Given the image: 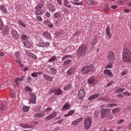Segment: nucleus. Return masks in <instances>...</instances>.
Listing matches in <instances>:
<instances>
[{
	"label": "nucleus",
	"mask_w": 131,
	"mask_h": 131,
	"mask_svg": "<svg viewBox=\"0 0 131 131\" xmlns=\"http://www.w3.org/2000/svg\"><path fill=\"white\" fill-rule=\"evenodd\" d=\"M85 95V92L84 90L81 89L80 90L78 93V96L79 97V100H82L84 97V95Z\"/></svg>",
	"instance_id": "4468645a"
},
{
	"label": "nucleus",
	"mask_w": 131,
	"mask_h": 131,
	"mask_svg": "<svg viewBox=\"0 0 131 131\" xmlns=\"http://www.w3.org/2000/svg\"><path fill=\"white\" fill-rule=\"evenodd\" d=\"M88 82L89 84H94V85H96V84L98 83V80H97L95 77L91 76L88 78Z\"/></svg>",
	"instance_id": "1a4fd4ad"
},
{
	"label": "nucleus",
	"mask_w": 131,
	"mask_h": 131,
	"mask_svg": "<svg viewBox=\"0 0 131 131\" xmlns=\"http://www.w3.org/2000/svg\"><path fill=\"white\" fill-rule=\"evenodd\" d=\"M33 91V90H32V89H31V88L27 86L25 88V92H28L29 93H30L31 92H32Z\"/></svg>",
	"instance_id": "49530a36"
},
{
	"label": "nucleus",
	"mask_w": 131,
	"mask_h": 131,
	"mask_svg": "<svg viewBox=\"0 0 131 131\" xmlns=\"http://www.w3.org/2000/svg\"><path fill=\"white\" fill-rule=\"evenodd\" d=\"M99 97H100V93L95 94L94 95L90 96L88 98V100L89 101H92V100L96 99V98H99Z\"/></svg>",
	"instance_id": "a211bd4d"
},
{
	"label": "nucleus",
	"mask_w": 131,
	"mask_h": 131,
	"mask_svg": "<svg viewBox=\"0 0 131 131\" xmlns=\"http://www.w3.org/2000/svg\"><path fill=\"white\" fill-rule=\"evenodd\" d=\"M41 74H42V72H34L31 74V76H32V77H37L38 75L40 76Z\"/></svg>",
	"instance_id": "c756f323"
},
{
	"label": "nucleus",
	"mask_w": 131,
	"mask_h": 131,
	"mask_svg": "<svg viewBox=\"0 0 131 131\" xmlns=\"http://www.w3.org/2000/svg\"><path fill=\"white\" fill-rule=\"evenodd\" d=\"M17 22L18 25H20V26H21V27H24L25 28V27H26V25L25 24V23H23L22 21H21V20L19 19Z\"/></svg>",
	"instance_id": "37998d69"
},
{
	"label": "nucleus",
	"mask_w": 131,
	"mask_h": 131,
	"mask_svg": "<svg viewBox=\"0 0 131 131\" xmlns=\"http://www.w3.org/2000/svg\"><path fill=\"white\" fill-rule=\"evenodd\" d=\"M48 8L50 12H55L56 11V6L53 4H49Z\"/></svg>",
	"instance_id": "f3484780"
},
{
	"label": "nucleus",
	"mask_w": 131,
	"mask_h": 131,
	"mask_svg": "<svg viewBox=\"0 0 131 131\" xmlns=\"http://www.w3.org/2000/svg\"><path fill=\"white\" fill-rule=\"evenodd\" d=\"M86 50V45L83 43L82 44L80 48L77 50V54L78 57H82L85 54V51Z\"/></svg>",
	"instance_id": "20e7f679"
},
{
	"label": "nucleus",
	"mask_w": 131,
	"mask_h": 131,
	"mask_svg": "<svg viewBox=\"0 0 131 131\" xmlns=\"http://www.w3.org/2000/svg\"><path fill=\"white\" fill-rule=\"evenodd\" d=\"M50 42L41 41L36 43V47H38V48H46V49H48V48L50 47Z\"/></svg>",
	"instance_id": "0eeeda50"
},
{
	"label": "nucleus",
	"mask_w": 131,
	"mask_h": 131,
	"mask_svg": "<svg viewBox=\"0 0 131 131\" xmlns=\"http://www.w3.org/2000/svg\"><path fill=\"white\" fill-rule=\"evenodd\" d=\"M113 64H114V61H108V64L105 66V69L112 68L113 67Z\"/></svg>",
	"instance_id": "cd10ccee"
},
{
	"label": "nucleus",
	"mask_w": 131,
	"mask_h": 131,
	"mask_svg": "<svg viewBox=\"0 0 131 131\" xmlns=\"http://www.w3.org/2000/svg\"><path fill=\"white\" fill-rule=\"evenodd\" d=\"M14 57H15L17 60H19L20 58H21V52H20V51L15 52Z\"/></svg>",
	"instance_id": "72a5a7b5"
},
{
	"label": "nucleus",
	"mask_w": 131,
	"mask_h": 131,
	"mask_svg": "<svg viewBox=\"0 0 131 131\" xmlns=\"http://www.w3.org/2000/svg\"><path fill=\"white\" fill-rule=\"evenodd\" d=\"M6 29L4 30L3 32V35H7L8 33H9V29L8 27H6Z\"/></svg>",
	"instance_id": "3c124183"
},
{
	"label": "nucleus",
	"mask_w": 131,
	"mask_h": 131,
	"mask_svg": "<svg viewBox=\"0 0 131 131\" xmlns=\"http://www.w3.org/2000/svg\"><path fill=\"white\" fill-rule=\"evenodd\" d=\"M125 91V89L124 88H119L117 90V93L118 94L119 93H122V92H124Z\"/></svg>",
	"instance_id": "6e6d98bb"
},
{
	"label": "nucleus",
	"mask_w": 131,
	"mask_h": 131,
	"mask_svg": "<svg viewBox=\"0 0 131 131\" xmlns=\"http://www.w3.org/2000/svg\"><path fill=\"white\" fill-rule=\"evenodd\" d=\"M123 122H124V120L123 119H121V120H119L117 121V124H121V123H123Z\"/></svg>",
	"instance_id": "680f3d73"
},
{
	"label": "nucleus",
	"mask_w": 131,
	"mask_h": 131,
	"mask_svg": "<svg viewBox=\"0 0 131 131\" xmlns=\"http://www.w3.org/2000/svg\"><path fill=\"white\" fill-rule=\"evenodd\" d=\"M68 75H70V74H73L74 73V69L71 68L69 69L67 72Z\"/></svg>",
	"instance_id": "c03bdc74"
},
{
	"label": "nucleus",
	"mask_w": 131,
	"mask_h": 131,
	"mask_svg": "<svg viewBox=\"0 0 131 131\" xmlns=\"http://www.w3.org/2000/svg\"><path fill=\"white\" fill-rule=\"evenodd\" d=\"M73 57L71 55H65L63 57H61V59L62 61H65V60H67V59H72Z\"/></svg>",
	"instance_id": "c9c22d12"
},
{
	"label": "nucleus",
	"mask_w": 131,
	"mask_h": 131,
	"mask_svg": "<svg viewBox=\"0 0 131 131\" xmlns=\"http://www.w3.org/2000/svg\"><path fill=\"white\" fill-rule=\"evenodd\" d=\"M1 111H6L7 110V107L4 105H2L1 107Z\"/></svg>",
	"instance_id": "052dcab7"
},
{
	"label": "nucleus",
	"mask_w": 131,
	"mask_h": 131,
	"mask_svg": "<svg viewBox=\"0 0 131 131\" xmlns=\"http://www.w3.org/2000/svg\"><path fill=\"white\" fill-rule=\"evenodd\" d=\"M113 84V81H111V82L108 83L106 85V88H109V86L112 85Z\"/></svg>",
	"instance_id": "338daca9"
},
{
	"label": "nucleus",
	"mask_w": 131,
	"mask_h": 131,
	"mask_svg": "<svg viewBox=\"0 0 131 131\" xmlns=\"http://www.w3.org/2000/svg\"><path fill=\"white\" fill-rule=\"evenodd\" d=\"M63 6H65L66 7H67L68 8H69L70 9H71V6H70L69 2H68V1H67V0L63 1Z\"/></svg>",
	"instance_id": "ea45409f"
},
{
	"label": "nucleus",
	"mask_w": 131,
	"mask_h": 131,
	"mask_svg": "<svg viewBox=\"0 0 131 131\" xmlns=\"http://www.w3.org/2000/svg\"><path fill=\"white\" fill-rule=\"evenodd\" d=\"M111 110L110 108H102L100 112L102 117H106L110 113Z\"/></svg>",
	"instance_id": "9d476101"
},
{
	"label": "nucleus",
	"mask_w": 131,
	"mask_h": 131,
	"mask_svg": "<svg viewBox=\"0 0 131 131\" xmlns=\"http://www.w3.org/2000/svg\"><path fill=\"white\" fill-rule=\"evenodd\" d=\"M11 34L15 39H19V33L18 32L16 31V30L12 29L11 31Z\"/></svg>",
	"instance_id": "ddd939ff"
},
{
	"label": "nucleus",
	"mask_w": 131,
	"mask_h": 131,
	"mask_svg": "<svg viewBox=\"0 0 131 131\" xmlns=\"http://www.w3.org/2000/svg\"><path fill=\"white\" fill-rule=\"evenodd\" d=\"M71 64V60L68 59L64 61L63 66H68V65H70Z\"/></svg>",
	"instance_id": "79ce46f5"
},
{
	"label": "nucleus",
	"mask_w": 131,
	"mask_h": 131,
	"mask_svg": "<svg viewBox=\"0 0 131 131\" xmlns=\"http://www.w3.org/2000/svg\"><path fill=\"white\" fill-rule=\"evenodd\" d=\"M123 95H124V96H127L128 97H129V96H131V93H129V92H123Z\"/></svg>",
	"instance_id": "0e129e2a"
},
{
	"label": "nucleus",
	"mask_w": 131,
	"mask_h": 131,
	"mask_svg": "<svg viewBox=\"0 0 131 131\" xmlns=\"http://www.w3.org/2000/svg\"><path fill=\"white\" fill-rule=\"evenodd\" d=\"M117 97L119 99L120 98H121V99L123 98V95H122L121 94H118Z\"/></svg>",
	"instance_id": "774afa93"
},
{
	"label": "nucleus",
	"mask_w": 131,
	"mask_h": 131,
	"mask_svg": "<svg viewBox=\"0 0 131 131\" xmlns=\"http://www.w3.org/2000/svg\"><path fill=\"white\" fill-rule=\"evenodd\" d=\"M45 16L47 17V18H51V13L49 12H47L45 13Z\"/></svg>",
	"instance_id": "bf43d9fd"
},
{
	"label": "nucleus",
	"mask_w": 131,
	"mask_h": 131,
	"mask_svg": "<svg viewBox=\"0 0 131 131\" xmlns=\"http://www.w3.org/2000/svg\"><path fill=\"white\" fill-rule=\"evenodd\" d=\"M43 3L40 2L35 7V15L36 16H41L43 12L41 8L43 7Z\"/></svg>",
	"instance_id": "7ed1b4c3"
},
{
	"label": "nucleus",
	"mask_w": 131,
	"mask_h": 131,
	"mask_svg": "<svg viewBox=\"0 0 131 131\" xmlns=\"http://www.w3.org/2000/svg\"><path fill=\"white\" fill-rule=\"evenodd\" d=\"M103 74H104V75H106L107 76H108V77H110V78H111V77H113V73H112L111 71H110V70H105L103 71Z\"/></svg>",
	"instance_id": "2eb2a0df"
},
{
	"label": "nucleus",
	"mask_w": 131,
	"mask_h": 131,
	"mask_svg": "<svg viewBox=\"0 0 131 131\" xmlns=\"http://www.w3.org/2000/svg\"><path fill=\"white\" fill-rule=\"evenodd\" d=\"M24 77L23 76H21V77L20 78H17L15 79V82H16V84H19V82L18 81H22L24 79Z\"/></svg>",
	"instance_id": "a18cd8bd"
},
{
	"label": "nucleus",
	"mask_w": 131,
	"mask_h": 131,
	"mask_svg": "<svg viewBox=\"0 0 131 131\" xmlns=\"http://www.w3.org/2000/svg\"><path fill=\"white\" fill-rule=\"evenodd\" d=\"M105 32L107 35V36L108 37H112V34H111V32H110V27L107 26L105 30Z\"/></svg>",
	"instance_id": "aec40b11"
},
{
	"label": "nucleus",
	"mask_w": 131,
	"mask_h": 131,
	"mask_svg": "<svg viewBox=\"0 0 131 131\" xmlns=\"http://www.w3.org/2000/svg\"><path fill=\"white\" fill-rule=\"evenodd\" d=\"M94 69H95V67L93 64H90V66L83 67L81 69V73L84 75L89 74V73H93L94 72Z\"/></svg>",
	"instance_id": "f03ea898"
},
{
	"label": "nucleus",
	"mask_w": 131,
	"mask_h": 131,
	"mask_svg": "<svg viewBox=\"0 0 131 131\" xmlns=\"http://www.w3.org/2000/svg\"><path fill=\"white\" fill-rule=\"evenodd\" d=\"M84 126L85 129H90L92 126V118L90 117L86 118L84 121Z\"/></svg>",
	"instance_id": "39448f33"
},
{
	"label": "nucleus",
	"mask_w": 131,
	"mask_h": 131,
	"mask_svg": "<svg viewBox=\"0 0 131 131\" xmlns=\"http://www.w3.org/2000/svg\"><path fill=\"white\" fill-rule=\"evenodd\" d=\"M122 60L126 63H130L131 54L127 48H124L122 51Z\"/></svg>",
	"instance_id": "f257e3e1"
},
{
	"label": "nucleus",
	"mask_w": 131,
	"mask_h": 131,
	"mask_svg": "<svg viewBox=\"0 0 131 131\" xmlns=\"http://www.w3.org/2000/svg\"><path fill=\"white\" fill-rule=\"evenodd\" d=\"M27 54L28 55V56L29 57H30L31 58H32V59H34V60L37 59V56H36V55H35V54H34L32 53L28 52H27Z\"/></svg>",
	"instance_id": "4be33fe9"
},
{
	"label": "nucleus",
	"mask_w": 131,
	"mask_h": 131,
	"mask_svg": "<svg viewBox=\"0 0 131 131\" xmlns=\"http://www.w3.org/2000/svg\"><path fill=\"white\" fill-rule=\"evenodd\" d=\"M48 27H49V28H54V25L50 23L49 24L47 25Z\"/></svg>",
	"instance_id": "e2e57ef3"
},
{
	"label": "nucleus",
	"mask_w": 131,
	"mask_h": 131,
	"mask_svg": "<svg viewBox=\"0 0 131 131\" xmlns=\"http://www.w3.org/2000/svg\"><path fill=\"white\" fill-rule=\"evenodd\" d=\"M15 62L19 64V66L20 67V68H23V67H24V64L21 62V60L20 59H16L15 60Z\"/></svg>",
	"instance_id": "58836bf2"
},
{
	"label": "nucleus",
	"mask_w": 131,
	"mask_h": 131,
	"mask_svg": "<svg viewBox=\"0 0 131 131\" xmlns=\"http://www.w3.org/2000/svg\"><path fill=\"white\" fill-rule=\"evenodd\" d=\"M4 21H3V19L0 17V30H3V28H4Z\"/></svg>",
	"instance_id": "09e8293b"
},
{
	"label": "nucleus",
	"mask_w": 131,
	"mask_h": 131,
	"mask_svg": "<svg viewBox=\"0 0 131 131\" xmlns=\"http://www.w3.org/2000/svg\"><path fill=\"white\" fill-rule=\"evenodd\" d=\"M53 93H54V94L55 95V96H60V95H62V94H63V92L59 88L57 89H56V88L51 89L50 91V94H53Z\"/></svg>",
	"instance_id": "423d86ee"
},
{
	"label": "nucleus",
	"mask_w": 131,
	"mask_h": 131,
	"mask_svg": "<svg viewBox=\"0 0 131 131\" xmlns=\"http://www.w3.org/2000/svg\"><path fill=\"white\" fill-rule=\"evenodd\" d=\"M30 99L29 100L31 103L32 104H35L36 102V95L34 94L33 93H30Z\"/></svg>",
	"instance_id": "f8f14e48"
},
{
	"label": "nucleus",
	"mask_w": 131,
	"mask_h": 131,
	"mask_svg": "<svg viewBox=\"0 0 131 131\" xmlns=\"http://www.w3.org/2000/svg\"><path fill=\"white\" fill-rule=\"evenodd\" d=\"M53 17L54 19H57V18L60 19V18L62 17V15H61V13H60V12H57L54 14Z\"/></svg>",
	"instance_id": "c85d7f7f"
},
{
	"label": "nucleus",
	"mask_w": 131,
	"mask_h": 131,
	"mask_svg": "<svg viewBox=\"0 0 131 131\" xmlns=\"http://www.w3.org/2000/svg\"><path fill=\"white\" fill-rule=\"evenodd\" d=\"M0 10L5 14H8V9L5 7V5H2L0 6Z\"/></svg>",
	"instance_id": "a878e982"
},
{
	"label": "nucleus",
	"mask_w": 131,
	"mask_h": 131,
	"mask_svg": "<svg viewBox=\"0 0 131 131\" xmlns=\"http://www.w3.org/2000/svg\"><path fill=\"white\" fill-rule=\"evenodd\" d=\"M99 101L109 102L110 101V98L108 97V96H105V97H100L99 98Z\"/></svg>",
	"instance_id": "412c9836"
},
{
	"label": "nucleus",
	"mask_w": 131,
	"mask_h": 131,
	"mask_svg": "<svg viewBox=\"0 0 131 131\" xmlns=\"http://www.w3.org/2000/svg\"><path fill=\"white\" fill-rule=\"evenodd\" d=\"M22 110L23 112H28V111H29V106L24 105L22 107Z\"/></svg>",
	"instance_id": "de8ad7c7"
},
{
	"label": "nucleus",
	"mask_w": 131,
	"mask_h": 131,
	"mask_svg": "<svg viewBox=\"0 0 131 131\" xmlns=\"http://www.w3.org/2000/svg\"><path fill=\"white\" fill-rule=\"evenodd\" d=\"M75 111L74 110H71L69 112V113L66 115H64V117H68L69 116H71L72 114H74V113Z\"/></svg>",
	"instance_id": "4c0bfd02"
},
{
	"label": "nucleus",
	"mask_w": 131,
	"mask_h": 131,
	"mask_svg": "<svg viewBox=\"0 0 131 131\" xmlns=\"http://www.w3.org/2000/svg\"><path fill=\"white\" fill-rule=\"evenodd\" d=\"M58 113L56 112H53L51 114V115L47 116L45 118V120L48 121V120H51V119H53V118H55L56 116H57Z\"/></svg>",
	"instance_id": "9b49d317"
},
{
	"label": "nucleus",
	"mask_w": 131,
	"mask_h": 131,
	"mask_svg": "<svg viewBox=\"0 0 131 131\" xmlns=\"http://www.w3.org/2000/svg\"><path fill=\"white\" fill-rule=\"evenodd\" d=\"M56 60H57V56H56L55 55H53L48 60L47 63H52V62H54V61H56Z\"/></svg>",
	"instance_id": "473e14b6"
},
{
	"label": "nucleus",
	"mask_w": 131,
	"mask_h": 131,
	"mask_svg": "<svg viewBox=\"0 0 131 131\" xmlns=\"http://www.w3.org/2000/svg\"><path fill=\"white\" fill-rule=\"evenodd\" d=\"M97 45V39H93L90 41V46L94 47Z\"/></svg>",
	"instance_id": "a19ab883"
},
{
	"label": "nucleus",
	"mask_w": 131,
	"mask_h": 131,
	"mask_svg": "<svg viewBox=\"0 0 131 131\" xmlns=\"http://www.w3.org/2000/svg\"><path fill=\"white\" fill-rule=\"evenodd\" d=\"M104 11H109L110 10V8L109 7V5L107 4L104 5V8H103Z\"/></svg>",
	"instance_id": "864d4df0"
},
{
	"label": "nucleus",
	"mask_w": 131,
	"mask_h": 131,
	"mask_svg": "<svg viewBox=\"0 0 131 131\" xmlns=\"http://www.w3.org/2000/svg\"><path fill=\"white\" fill-rule=\"evenodd\" d=\"M20 126H21V127H23V128H31V126H30L28 124H26V123H20Z\"/></svg>",
	"instance_id": "7c9ffc66"
},
{
	"label": "nucleus",
	"mask_w": 131,
	"mask_h": 131,
	"mask_svg": "<svg viewBox=\"0 0 131 131\" xmlns=\"http://www.w3.org/2000/svg\"><path fill=\"white\" fill-rule=\"evenodd\" d=\"M43 36H45L47 39L51 38V34H49L48 32H44L42 34Z\"/></svg>",
	"instance_id": "e433bc0d"
},
{
	"label": "nucleus",
	"mask_w": 131,
	"mask_h": 131,
	"mask_svg": "<svg viewBox=\"0 0 131 131\" xmlns=\"http://www.w3.org/2000/svg\"><path fill=\"white\" fill-rule=\"evenodd\" d=\"M82 120H83V118H82V117L79 118L75 121H73L72 124H73V125H77L79 122H80V121H82Z\"/></svg>",
	"instance_id": "6ab92c4d"
},
{
	"label": "nucleus",
	"mask_w": 131,
	"mask_h": 131,
	"mask_svg": "<svg viewBox=\"0 0 131 131\" xmlns=\"http://www.w3.org/2000/svg\"><path fill=\"white\" fill-rule=\"evenodd\" d=\"M69 108H70V104L69 103H66L61 108V110L62 111H64V110H68Z\"/></svg>",
	"instance_id": "393cba45"
},
{
	"label": "nucleus",
	"mask_w": 131,
	"mask_h": 131,
	"mask_svg": "<svg viewBox=\"0 0 131 131\" xmlns=\"http://www.w3.org/2000/svg\"><path fill=\"white\" fill-rule=\"evenodd\" d=\"M50 70L52 74H57V69L54 68H51Z\"/></svg>",
	"instance_id": "8fccbe9b"
},
{
	"label": "nucleus",
	"mask_w": 131,
	"mask_h": 131,
	"mask_svg": "<svg viewBox=\"0 0 131 131\" xmlns=\"http://www.w3.org/2000/svg\"><path fill=\"white\" fill-rule=\"evenodd\" d=\"M106 119H107V120H111L113 119V115H108L106 117Z\"/></svg>",
	"instance_id": "13d9d810"
},
{
	"label": "nucleus",
	"mask_w": 131,
	"mask_h": 131,
	"mask_svg": "<svg viewBox=\"0 0 131 131\" xmlns=\"http://www.w3.org/2000/svg\"><path fill=\"white\" fill-rule=\"evenodd\" d=\"M42 75L43 78H45V79H46V80L50 81V82H52V81H53V79H54V78L53 77L50 75H47V74L43 73Z\"/></svg>",
	"instance_id": "dca6fc26"
},
{
	"label": "nucleus",
	"mask_w": 131,
	"mask_h": 131,
	"mask_svg": "<svg viewBox=\"0 0 131 131\" xmlns=\"http://www.w3.org/2000/svg\"><path fill=\"white\" fill-rule=\"evenodd\" d=\"M71 89H72V84H68L63 88V91H68Z\"/></svg>",
	"instance_id": "2f4dec72"
},
{
	"label": "nucleus",
	"mask_w": 131,
	"mask_h": 131,
	"mask_svg": "<svg viewBox=\"0 0 131 131\" xmlns=\"http://www.w3.org/2000/svg\"><path fill=\"white\" fill-rule=\"evenodd\" d=\"M78 2H79V0H73V1H71V3L76 6H82L83 3L82 2L78 3Z\"/></svg>",
	"instance_id": "b1692460"
},
{
	"label": "nucleus",
	"mask_w": 131,
	"mask_h": 131,
	"mask_svg": "<svg viewBox=\"0 0 131 131\" xmlns=\"http://www.w3.org/2000/svg\"><path fill=\"white\" fill-rule=\"evenodd\" d=\"M119 108H114L112 111V113H113V114H114V113H118V112H119Z\"/></svg>",
	"instance_id": "5fc2aeb1"
},
{
	"label": "nucleus",
	"mask_w": 131,
	"mask_h": 131,
	"mask_svg": "<svg viewBox=\"0 0 131 131\" xmlns=\"http://www.w3.org/2000/svg\"><path fill=\"white\" fill-rule=\"evenodd\" d=\"M43 116H45V113L43 112L38 113L36 114L35 116H34V117H35L36 118H39V117H43Z\"/></svg>",
	"instance_id": "f704fd0d"
},
{
	"label": "nucleus",
	"mask_w": 131,
	"mask_h": 131,
	"mask_svg": "<svg viewBox=\"0 0 131 131\" xmlns=\"http://www.w3.org/2000/svg\"><path fill=\"white\" fill-rule=\"evenodd\" d=\"M127 73H128V71H127V70H124L122 72V76H124V75H126V74H127Z\"/></svg>",
	"instance_id": "4d7b16f0"
},
{
	"label": "nucleus",
	"mask_w": 131,
	"mask_h": 131,
	"mask_svg": "<svg viewBox=\"0 0 131 131\" xmlns=\"http://www.w3.org/2000/svg\"><path fill=\"white\" fill-rule=\"evenodd\" d=\"M20 37L23 40H27V39H28L29 38L28 35H24V34L20 36Z\"/></svg>",
	"instance_id": "603ef678"
},
{
	"label": "nucleus",
	"mask_w": 131,
	"mask_h": 131,
	"mask_svg": "<svg viewBox=\"0 0 131 131\" xmlns=\"http://www.w3.org/2000/svg\"><path fill=\"white\" fill-rule=\"evenodd\" d=\"M37 20H38V21H39L40 22H41V21H42V17H41V16H37L36 17Z\"/></svg>",
	"instance_id": "69168bd1"
},
{
	"label": "nucleus",
	"mask_w": 131,
	"mask_h": 131,
	"mask_svg": "<svg viewBox=\"0 0 131 131\" xmlns=\"http://www.w3.org/2000/svg\"><path fill=\"white\" fill-rule=\"evenodd\" d=\"M115 60V55H114V52L110 51L107 55L108 62H114Z\"/></svg>",
	"instance_id": "6e6552de"
},
{
	"label": "nucleus",
	"mask_w": 131,
	"mask_h": 131,
	"mask_svg": "<svg viewBox=\"0 0 131 131\" xmlns=\"http://www.w3.org/2000/svg\"><path fill=\"white\" fill-rule=\"evenodd\" d=\"M87 4L90 6L92 5L95 7L98 6V3L93 1V0H87Z\"/></svg>",
	"instance_id": "bb28decb"
},
{
	"label": "nucleus",
	"mask_w": 131,
	"mask_h": 131,
	"mask_svg": "<svg viewBox=\"0 0 131 131\" xmlns=\"http://www.w3.org/2000/svg\"><path fill=\"white\" fill-rule=\"evenodd\" d=\"M23 43L25 48H27L28 49H30V48H31V43L29 41L26 40Z\"/></svg>",
	"instance_id": "5701e85b"
}]
</instances>
